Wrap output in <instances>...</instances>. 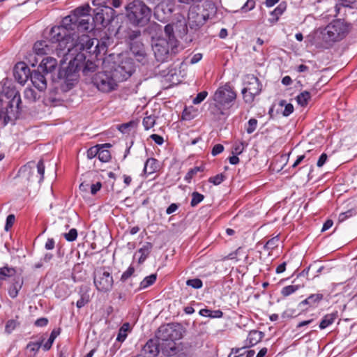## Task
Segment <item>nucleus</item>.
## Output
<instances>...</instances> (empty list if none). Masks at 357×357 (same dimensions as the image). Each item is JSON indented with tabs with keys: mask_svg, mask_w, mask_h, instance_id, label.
<instances>
[{
	"mask_svg": "<svg viewBox=\"0 0 357 357\" xmlns=\"http://www.w3.org/2000/svg\"><path fill=\"white\" fill-rule=\"evenodd\" d=\"M89 6L79 7L65 17L59 26H53L50 33V41L55 47L56 54L64 61L73 44L83 43L82 35L93 29L90 22Z\"/></svg>",
	"mask_w": 357,
	"mask_h": 357,
	"instance_id": "f257e3e1",
	"label": "nucleus"
},
{
	"mask_svg": "<svg viewBox=\"0 0 357 357\" xmlns=\"http://www.w3.org/2000/svg\"><path fill=\"white\" fill-rule=\"evenodd\" d=\"M82 40L84 42L73 44L66 59L64 61L61 60L62 65L68 61V65L66 68L61 67L59 69V78L64 79L67 82L75 80L77 78V73L80 70L84 76H90L96 70L98 66L89 59L86 61V55L83 51L86 50L96 56L101 52H106L107 45L104 41L91 38L87 34L82 35Z\"/></svg>",
	"mask_w": 357,
	"mask_h": 357,
	"instance_id": "f03ea898",
	"label": "nucleus"
},
{
	"mask_svg": "<svg viewBox=\"0 0 357 357\" xmlns=\"http://www.w3.org/2000/svg\"><path fill=\"white\" fill-rule=\"evenodd\" d=\"M20 92L11 81L6 80L1 90V118L5 125L17 119L22 111Z\"/></svg>",
	"mask_w": 357,
	"mask_h": 357,
	"instance_id": "7ed1b4c3",
	"label": "nucleus"
},
{
	"mask_svg": "<svg viewBox=\"0 0 357 357\" xmlns=\"http://www.w3.org/2000/svg\"><path fill=\"white\" fill-rule=\"evenodd\" d=\"M130 22L137 26L145 25L150 20L151 10L143 1L135 0L126 7Z\"/></svg>",
	"mask_w": 357,
	"mask_h": 357,
	"instance_id": "20e7f679",
	"label": "nucleus"
},
{
	"mask_svg": "<svg viewBox=\"0 0 357 357\" xmlns=\"http://www.w3.org/2000/svg\"><path fill=\"white\" fill-rule=\"evenodd\" d=\"M117 80L123 82L128 79L135 70V63L126 54H119L116 61L108 65Z\"/></svg>",
	"mask_w": 357,
	"mask_h": 357,
	"instance_id": "39448f33",
	"label": "nucleus"
},
{
	"mask_svg": "<svg viewBox=\"0 0 357 357\" xmlns=\"http://www.w3.org/2000/svg\"><path fill=\"white\" fill-rule=\"evenodd\" d=\"M119 81L109 69L107 65H105L104 70L98 72L92 77V83L97 89L103 93H109L115 90Z\"/></svg>",
	"mask_w": 357,
	"mask_h": 357,
	"instance_id": "423d86ee",
	"label": "nucleus"
},
{
	"mask_svg": "<svg viewBox=\"0 0 357 357\" xmlns=\"http://www.w3.org/2000/svg\"><path fill=\"white\" fill-rule=\"evenodd\" d=\"M348 31V25L341 20H336L326 26L323 37L327 42H335L342 39Z\"/></svg>",
	"mask_w": 357,
	"mask_h": 357,
	"instance_id": "0eeeda50",
	"label": "nucleus"
},
{
	"mask_svg": "<svg viewBox=\"0 0 357 357\" xmlns=\"http://www.w3.org/2000/svg\"><path fill=\"white\" fill-rule=\"evenodd\" d=\"M244 87L241 91L245 103L252 104L257 96L261 91V84L253 75H247L243 79Z\"/></svg>",
	"mask_w": 357,
	"mask_h": 357,
	"instance_id": "6e6552de",
	"label": "nucleus"
},
{
	"mask_svg": "<svg viewBox=\"0 0 357 357\" xmlns=\"http://www.w3.org/2000/svg\"><path fill=\"white\" fill-rule=\"evenodd\" d=\"M93 282L98 289L101 292L109 291L114 284L112 275L105 268H97L93 273Z\"/></svg>",
	"mask_w": 357,
	"mask_h": 357,
	"instance_id": "1a4fd4ad",
	"label": "nucleus"
},
{
	"mask_svg": "<svg viewBox=\"0 0 357 357\" xmlns=\"http://www.w3.org/2000/svg\"><path fill=\"white\" fill-rule=\"evenodd\" d=\"M93 18L96 26L100 25L103 27L110 24L115 17V10L111 6H95Z\"/></svg>",
	"mask_w": 357,
	"mask_h": 357,
	"instance_id": "9d476101",
	"label": "nucleus"
},
{
	"mask_svg": "<svg viewBox=\"0 0 357 357\" xmlns=\"http://www.w3.org/2000/svg\"><path fill=\"white\" fill-rule=\"evenodd\" d=\"M152 47L158 61L165 62L167 60L169 56V49L172 48V46L166 38H153Z\"/></svg>",
	"mask_w": 357,
	"mask_h": 357,
	"instance_id": "9b49d317",
	"label": "nucleus"
},
{
	"mask_svg": "<svg viewBox=\"0 0 357 357\" xmlns=\"http://www.w3.org/2000/svg\"><path fill=\"white\" fill-rule=\"evenodd\" d=\"M236 98V92L229 84L219 87L213 96V100H219L226 105L231 107V102Z\"/></svg>",
	"mask_w": 357,
	"mask_h": 357,
	"instance_id": "f8f14e48",
	"label": "nucleus"
},
{
	"mask_svg": "<svg viewBox=\"0 0 357 357\" xmlns=\"http://www.w3.org/2000/svg\"><path fill=\"white\" fill-rule=\"evenodd\" d=\"M175 332L172 326L169 325L161 326L155 334V340L167 342V344L169 347L170 349L174 351H175V343L174 342V335Z\"/></svg>",
	"mask_w": 357,
	"mask_h": 357,
	"instance_id": "ddd939ff",
	"label": "nucleus"
},
{
	"mask_svg": "<svg viewBox=\"0 0 357 357\" xmlns=\"http://www.w3.org/2000/svg\"><path fill=\"white\" fill-rule=\"evenodd\" d=\"M230 106L220 102L219 100H213L210 103L208 111L215 120H220L223 117L229 115V109Z\"/></svg>",
	"mask_w": 357,
	"mask_h": 357,
	"instance_id": "4468645a",
	"label": "nucleus"
},
{
	"mask_svg": "<svg viewBox=\"0 0 357 357\" xmlns=\"http://www.w3.org/2000/svg\"><path fill=\"white\" fill-rule=\"evenodd\" d=\"M31 73L29 68L24 62L17 63L13 69L15 79L22 84L30 78Z\"/></svg>",
	"mask_w": 357,
	"mask_h": 357,
	"instance_id": "2eb2a0df",
	"label": "nucleus"
},
{
	"mask_svg": "<svg viewBox=\"0 0 357 357\" xmlns=\"http://www.w3.org/2000/svg\"><path fill=\"white\" fill-rule=\"evenodd\" d=\"M130 48L136 59L144 64L146 59V52L144 44L141 41H133L130 43Z\"/></svg>",
	"mask_w": 357,
	"mask_h": 357,
	"instance_id": "dca6fc26",
	"label": "nucleus"
},
{
	"mask_svg": "<svg viewBox=\"0 0 357 357\" xmlns=\"http://www.w3.org/2000/svg\"><path fill=\"white\" fill-rule=\"evenodd\" d=\"M45 73H42L40 70H33L30 75L31 81L33 85L40 91H43L47 88V79Z\"/></svg>",
	"mask_w": 357,
	"mask_h": 357,
	"instance_id": "f3484780",
	"label": "nucleus"
},
{
	"mask_svg": "<svg viewBox=\"0 0 357 357\" xmlns=\"http://www.w3.org/2000/svg\"><path fill=\"white\" fill-rule=\"evenodd\" d=\"M175 10V3L173 1H167L166 2H160L157 4L155 8V15L159 20H162L165 19L163 17L162 19H160V13H162L165 15L170 16L171 14Z\"/></svg>",
	"mask_w": 357,
	"mask_h": 357,
	"instance_id": "a211bd4d",
	"label": "nucleus"
},
{
	"mask_svg": "<svg viewBox=\"0 0 357 357\" xmlns=\"http://www.w3.org/2000/svg\"><path fill=\"white\" fill-rule=\"evenodd\" d=\"M159 342L158 340L150 339L146 344L144 346L142 355L144 357H155L159 353L158 349Z\"/></svg>",
	"mask_w": 357,
	"mask_h": 357,
	"instance_id": "6ab92c4d",
	"label": "nucleus"
},
{
	"mask_svg": "<svg viewBox=\"0 0 357 357\" xmlns=\"http://www.w3.org/2000/svg\"><path fill=\"white\" fill-rule=\"evenodd\" d=\"M33 50L36 54L43 55L52 52L55 47L50 40H40L34 44Z\"/></svg>",
	"mask_w": 357,
	"mask_h": 357,
	"instance_id": "aec40b11",
	"label": "nucleus"
},
{
	"mask_svg": "<svg viewBox=\"0 0 357 357\" xmlns=\"http://www.w3.org/2000/svg\"><path fill=\"white\" fill-rule=\"evenodd\" d=\"M208 17L196 13H190L188 15V25L190 29L197 30L205 24Z\"/></svg>",
	"mask_w": 357,
	"mask_h": 357,
	"instance_id": "412c9836",
	"label": "nucleus"
},
{
	"mask_svg": "<svg viewBox=\"0 0 357 357\" xmlns=\"http://www.w3.org/2000/svg\"><path fill=\"white\" fill-rule=\"evenodd\" d=\"M57 64L56 59L50 56L46 57L43 59L38 68L43 73H45V75H47L48 73H52L56 70Z\"/></svg>",
	"mask_w": 357,
	"mask_h": 357,
	"instance_id": "4be33fe9",
	"label": "nucleus"
},
{
	"mask_svg": "<svg viewBox=\"0 0 357 357\" xmlns=\"http://www.w3.org/2000/svg\"><path fill=\"white\" fill-rule=\"evenodd\" d=\"M11 282L12 284L8 289V294L10 297L15 298L23 284L22 277L16 276L15 280H11Z\"/></svg>",
	"mask_w": 357,
	"mask_h": 357,
	"instance_id": "5701e85b",
	"label": "nucleus"
},
{
	"mask_svg": "<svg viewBox=\"0 0 357 357\" xmlns=\"http://www.w3.org/2000/svg\"><path fill=\"white\" fill-rule=\"evenodd\" d=\"M287 3L285 1H282L273 11L271 12V15H272L273 18L269 19L268 20L272 24L278 21L280 16H281L287 10Z\"/></svg>",
	"mask_w": 357,
	"mask_h": 357,
	"instance_id": "b1692460",
	"label": "nucleus"
},
{
	"mask_svg": "<svg viewBox=\"0 0 357 357\" xmlns=\"http://www.w3.org/2000/svg\"><path fill=\"white\" fill-rule=\"evenodd\" d=\"M264 334L262 332L258 331H252L249 333L246 344L247 347H252L259 342L263 338Z\"/></svg>",
	"mask_w": 357,
	"mask_h": 357,
	"instance_id": "393cba45",
	"label": "nucleus"
},
{
	"mask_svg": "<svg viewBox=\"0 0 357 357\" xmlns=\"http://www.w3.org/2000/svg\"><path fill=\"white\" fill-rule=\"evenodd\" d=\"M159 169V162L158 161L153 158H148L145 162L144 172L146 174H151L155 172H157Z\"/></svg>",
	"mask_w": 357,
	"mask_h": 357,
	"instance_id": "a878e982",
	"label": "nucleus"
},
{
	"mask_svg": "<svg viewBox=\"0 0 357 357\" xmlns=\"http://www.w3.org/2000/svg\"><path fill=\"white\" fill-rule=\"evenodd\" d=\"M110 146L111 145L109 144H100V148L98 154V158L100 162H107L111 159L110 152L107 149H105V147Z\"/></svg>",
	"mask_w": 357,
	"mask_h": 357,
	"instance_id": "bb28decb",
	"label": "nucleus"
},
{
	"mask_svg": "<svg viewBox=\"0 0 357 357\" xmlns=\"http://www.w3.org/2000/svg\"><path fill=\"white\" fill-rule=\"evenodd\" d=\"M322 299L323 294H311L306 299L301 302L300 305H309L311 307L315 306Z\"/></svg>",
	"mask_w": 357,
	"mask_h": 357,
	"instance_id": "cd10ccee",
	"label": "nucleus"
},
{
	"mask_svg": "<svg viewBox=\"0 0 357 357\" xmlns=\"http://www.w3.org/2000/svg\"><path fill=\"white\" fill-rule=\"evenodd\" d=\"M337 318V312L326 314L319 324L320 329L323 330L331 325Z\"/></svg>",
	"mask_w": 357,
	"mask_h": 357,
	"instance_id": "c85d7f7f",
	"label": "nucleus"
},
{
	"mask_svg": "<svg viewBox=\"0 0 357 357\" xmlns=\"http://www.w3.org/2000/svg\"><path fill=\"white\" fill-rule=\"evenodd\" d=\"M24 98L29 103H33L40 98V95L33 89L27 88L24 91Z\"/></svg>",
	"mask_w": 357,
	"mask_h": 357,
	"instance_id": "c756f323",
	"label": "nucleus"
},
{
	"mask_svg": "<svg viewBox=\"0 0 357 357\" xmlns=\"http://www.w3.org/2000/svg\"><path fill=\"white\" fill-rule=\"evenodd\" d=\"M165 33L167 37V40L168 42L171 43L172 50H173L174 47H176V40L174 36V29L173 26L171 24H167L165 26Z\"/></svg>",
	"mask_w": 357,
	"mask_h": 357,
	"instance_id": "7c9ffc66",
	"label": "nucleus"
},
{
	"mask_svg": "<svg viewBox=\"0 0 357 357\" xmlns=\"http://www.w3.org/2000/svg\"><path fill=\"white\" fill-rule=\"evenodd\" d=\"M16 276H21L20 274H17L16 270L14 268L3 266L1 268V280L8 277L11 280H15Z\"/></svg>",
	"mask_w": 357,
	"mask_h": 357,
	"instance_id": "2f4dec72",
	"label": "nucleus"
},
{
	"mask_svg": "<svg viewBox=\"0 0 357 357\" xmlns=\"http://www.w3.org/2000/svg\"><path fill=\"white\" fill-rule=\"evenodd\" d=\"M157 275L155 273L151 274L146 278L140 282L139 290H142L152 285L156 280Z\"/></svg>",
	"mask_w": 357,
	"mask_h": 357,
	"instance_id": "473e14b6",
	"label": "nucleus"
},
{
	"mask_svg": "<svg viewBox=\"0 0 357 357\" xmlns=\"http://www.w3.org/2000/svg\"><path fill=\"white\" fill-rule=\"evenodd\" d=\"M311 96L310 93L305 91L302 93H301L297 97V102L298 105H300L302 107L306 106L308 103L309 100L310 99Z\"/></svg>",
	"mask_w": 357,
	"mask_h": 357,
	"instance_id": "72a5a7b5",
	"label": "nucleus"
},
{
	"mask_svg": "<svg viewBox=\"0 0 357 357\" xmlns=\"http://www.w3.org/2000/svg\"><path fill=\"white\" fill-rule=\"evenodd\" d=\"M59 331H57V330H55L54 329L51 334H50V336L49 337V339L47 340V341L43 344V349L45 351H48L51 347H52V345L54 341V340L56 339V337L59 335Z\"/></svg>",
	"mask_w": 357,
	"mask_h": 357,
	"instance_id": "f704fd0d",
	"label": "nucleus"
},
{
	"mask_svg": "<svg viewBox=\"0 0 357 357\" xmlns=\"http://www.w3.org/2000/svg\"><path fill=\"white\" fill-rule=\"evenodd\" d=\"M247 145V143L243 142H235L232 146V154L236 155L241 154Z\"/></svg>",
	"mask_w": 357,
	"mask_h": 357,
	"instance_id": "c9c22d12",
	"label": "nucleus"
},
{
	"mask_svg": "<svg viewBox=\"0 0 357 357\" xmlns=\"http://www.w3.org/2000/svg\"><path fill=\"white\" fill-rule=\"evenodd\" d=\"M279 105L284 107V110L282 112V115L284 116H289L294 112V106L291 103H286L285 100L280 101Z\"/></svg>",
	"mask_w": 357,
	"mask_h": 357,
	"instance_id": "e433bc0d",
	"label": "nucleus"
},
{
	"mask_svg": "<svg viewBox=\"0 0 357 357\" xmlns=\"http://www.w3.org/2000/svg\"><path fill=\"white\" fill-rule=\"evenodd\" d=\"M299 288V285H288L282 288L281 294L284 296H288L296 292Z\"/></svg>",
	"mask_w": 357,
	"mask_h": 357,
	"instance_id": "4c0bfd02",
	"label": "nucleus"
},
{
	"mask_svg": "<svg viewBox=\"0 0 357 357\" xmlns=\"http://www.w3.org/2000/svg\"><path fill=\"white\" fill-rule=\"evenodd\" d=\"M142 123L145 130H149L155 125V118L151 115L146 116L144 118Z\"/></svg>",
	"mask_w": 357,
	"mask_h": 357,
	"instance_id": "58836bf2",
	"label": "nucleus"
},
{
	"mask_svg": "<svg viewBox=\"0 0 357 357\" xmlns=\"http://www.w3.org/2000/svg\"><path fill=\"white\" fill-rule=\"evenodd\" d=\"M37 174L38 177V182L40 183L43 181L45 173V165L43 160H40L37 164Z\"/></svg>",
	"mask_w": 357,
	"mask_h": 357,
	"instance_id": "ea45409f",
	"label": "nucleus"
},
{
	"mask_svg": "<svg viewBox=\"0 0 357 357\" xmlns=\"http://www.w3.org/2000/svg\"><path fill=\"white\" fill-rule=\"evenodd\" d=\"M356 214V211L354 208H351L345 212L340 213L338 217L339 222H343L347 218L352 217Z\"/></svg>",
	"mask_w": 357,
	"mask_h": 357,
	"instance_id": "a19ab883",
	"label": "nucleus"
},
{
	"mask_svg": "<svg viewBox=\"0 0 357 357\" xmlns=\"http://www.w3.org/2000/svg\"><path fill=\"white\" fill-rule=\"evenodd\" d=\"M34 165V162H30L27 165L23 166L20 169V173L23 176H28L27 179L30 180L29 174L31 172L32 166Z\"/></svg>",
	"mask_w": 357,
	"mask_h": 357,
	"instance_id": "79ce46f5",
	"label": "nucleus"
},
{
	"mask_svg": "<svg viewBox=\"0 0 357 357\" xmlns=\"http://www.w3.org/2000/svg\"><path fill=\"white\" fill-rule=\"evenodd\" d=\"M204 197L203 195L197 192H194L192 194V199L190 202L191 206L194 207L196 206L197 204H199L202 200L204 199Z\"/></svg>",
	"mask_w": 357,
	"mask_h": 357,
	"instance_id": "37998d69",
	"label": "nucleus"
},
{
	"mask_svg": "<svg viewBox=\"0 0 357 357\" xmlns=\"http://www.w3.org/2000/svg\"><path fill=\"white\" fill-rule=\"evenodd\" d=\"M278 242H279V237L275 236V237L269 239L266 242V243L264 245V248L265 250H273L278 246Z\"/></svg>",
	"mask_w": 357,
	"mask_h": 357,
	"instance_id": "c03bdc74",
	"label": "nucleus"
},
{
	"mask_svg": "<svg viewBox=\"0 0 357 357\" xmlns=\"http://www.w3.org/2000/svg\"><path fill=\"white\" fill-rule=\"evenodd\" d=\"M43 342V340L38 342H29L26 346V349L31 352H33V355L35 356L42 346Z\"/></svg>",
	"mask_w": 357,
	"mask_h": 357,
	"instance_id": "a18cd8bd",
	"label": "nucleus"
},
{
	"mask_svg": "<svg viewBox=\"0 0 357 357\" xmlns=\"http://www.w3.org/2000/svg\"><path fill=\"white\" fill-rule=\"evenodd\" d=\"M100 148V144L92 146L89 149L86 151V155L89 159H92L95 157H98V151Z\"/></svg>",
	"mask_w": 357,
	"mask_h": 357,
	"instance_id": "49530a36",
	"label": "nucleus"
},
{
	"mask_svg": "<svg viewBox=\"0 0 357 357\" xmlns=\"http://www.w3.org/2000/svg\"><path fill=\"white\" fill-rule=\"evenodd\" d=\"M188 286L192 287L194 289H200L202 287V281L199 278L190 279L186 281Z\"/></svg>",
	"mask_w": 357,
	"mask_h": 357,
	"instance_id": "de8ad7c7",
	"label": "nucleus"
},
{
	"mask_svg": "<svg viewBox=\"0 0 357 357\" xmlns=\"http://www.w3.org/2000/svg\"><path fill=\"white\" fill-rule=\"evenodd\" d=\"M17 325V321L14 319H10L8 321L5 326V332L7 333L8 334L11 333L15 329Z\"/></svg>",
	"mask_w": 357,
	"mask_h": 357,
	"instance_id": "09e8293b",
	"label": "nucleus"
},
{
	"mask_svg": "<svg viewBox=\"0 0 357 357\" xmlns=\"http://www.w3.org/2000/svg\"><path fill=\"white\" fill-rule=\"evenodd\" d=\"M257 120L255 119H250L248 122V126L246 127V132L248 134L252 133L257 128Z\"/></svg>",
	"mask_w": 357,
	"mask_h": 357,
	"instance_id": "8fccbe9b",
	"label": "nucleus"
},
{
	"mask_svg": "<svg viewBox=\"0 0 357 357\" xmlns=\"http://www.w3.org/2000/svg\"><path fill=\"white\" fill-rule=\"evenodd\" d=\"M225 178V176L223 174H219L214 176L210 177L208 179V181L210 183H212L214 185H217L220 184L222 182H223Z\"/></svg>",
	"mask_w": 357,
	"mask_h": 357,
	"instance_id": "3c124183",
	"label": "nucleus"
},
{
	"mask_svg": "<svg viewBox=\"0 0 357 357\" xmlns=\"http://www.w3.org/2000/svg\"><path fill=\"white\" fill-rule=\"evenodd\" d=\"M15 222V216L13 214H10L8 215L6 221V224L4 226V229L6 231H8L11 227L13 226L14 223Z\"/></svg>",
	"mask_w": 357,
	"mask_h": 357,
	"instance_id": "603ef678",
	"label": "nucleus"
},
{
	"mask_svg": "<svg viewBox=\"0 0 357 357\" xmlns=\"http://www.w3.org/2000/svg\"><path fill=\"white\" fill-rule=\"evenodd\" d=\"M202 171L199 167H195L192 169H190L185 176V180L190 183L193 176L198 172Z\"/></svg>",
	"mask_w": 357,
	"mask_h": 357,
	"instance_id": "864d4df0",
	"label": "nucleus"
},
{
	"mask_svg": "<svg viewBox=\"0 0 357 357\" xmlns=\"http://www.w3.org/2000/svg\"><path fill=\"white\" fill-rule=\"evenodd\" d=\"M124 327H129V324H124L119 330L118 336L116 337V340L119 342H123L127 337V333H126V330H124Z\"/></svg>",
	"mask_w": 357,
	"mask_h": 357,
	"instance_id": "5fc2aeb1",
	"label": "nucleus"
},
{
	"mask_svg": "<svg viewBox=\"0 0 357 357\" xmlns=\"http://www.w3.org/2000/svg\"><path fill=\"white\" fill-rule=\"evenodd\" d=\"M208 96V92L206 91H203L199 93L197 96L193 99L192 102L195 105H198L201 103Z\"/></svg>",
	"mask_w": 357,
	"mask_h": 357,
	"instance_id": "6e6d98bb",
	"label": "nucleus"
},
{
	"mask_svg": "<svg viewBox=\"0 0 357 357\" xmlns=\"http://www.w3.org/2000/svg\"><path fill=\"white\" fill-rule=\"evenodd\" d=\"M64 236L68 241H73L77 237V231L76 229H71L68 233L64 234Z\"/></svg>",
	"mask_w": 357,
	"mask_h": 357,
	"instance_id": "4d7b16f0",
	"label": "nucleus"
},
{
	"mask_svg": "<svg viewBox=\"0 0 357 357\" xmlns=\"http://www.w3.org/2000/svg\"><path fill=\"white\" fill-rule=\"evenodd\" d=\"M343 7L357 8V0H339Z\"/></svg>",
	"mask_w": 357,
	"mask_h": 357,
	"instance_id": "13d9d810",
	"label": "nucleus"
},
{
	"mask_svg": "<svg viewBox=\"0 0 357 357\" xmlns=\"http://www.w3.org/2000/svg\"><path fill=\"white\" fill-rule=\"evenodd\" d=\"M135 272V268L132 266H130L121 277V281H126Z\"/></svg>",
	"mask_w": 357,
	"mask_h": 357,
	"instance_id": "bf43d9fd",
	"label": "nucleus"
},
{
	"mask_svg": "<svg viewBox=\"0 0 357 357\" xmlns=\"http://www.w3.org/2000/svg\"><path fill=\"white\" fill-rule=\"evenodd\" d=\"M255 6V1L254 0H248L246 3L242 6L241 10L244 12L252 10Z\"/></svg>",
	"mask_w": 357,
	"mask_h": 357,
	"instance_id": "052dcab7",
	"label": "nucleus"
},
{
	"mask_svg": "<svg viewBox=\"0 0 357 357\" xmlns=\"http://www.w3.org/2000/svg\"><path fill=\"white\" fill-rule=\"evenodd\" d=\"M136 126H137V123L136 122H135V121H130L128 123L122 124L120 126L119 130L122 132H126L129 128H135Z\"/></svg>",
	"mask_w": 357,
	"mask_h": 357,
	"instance_id": "680f3d73",
	"label": "nucleus"
},
{
	"mask_svg": "<svg viewBox=\"0 0 357 357\" xmlns=\"http://www.w3.org/2000/svg\"><path fill=\"white\" fill-rule=\"evenodd\" d=\"M89 301V296L82 295L77 301L76 305L78 308L84 307Z\"/></svg>",
	"mask_w": 357,
	"mask_h": 357,
	"instance_id": "e2e57ef3",
	"label": "nucleus"
},
{
	"mask_svg": "<svg viewBox=\"0 0 357 357\" xmlns=\"http://www.w3.org/2000/svg\"><path fill=\"white\" fill-rule=\"evenodd\" d=\"M223 151H224V146L220 144H218L213 146L211 153L213 155H216L222 153Z\"/></svg>",
	"mask_w": 357,
	"mask_h": 357,
	"instance_id": "0e129e2a",
	"label": "nucleus"
},
{
	"mask_svg": "<svg viewBox=\"0 0 357 357\" xmlns=\"http://www.w3.org/2000/svg\"><path fill=\"white\" fill-rule=\"evenodd\" d=\"M243 349V348L242 349H236L235 350V354H238V356L245 354V355H246L245 357H253L255 354L254 350H248V351H245L243 354L240 353Z\"/></svg>",
	"mask_w": 357,
	"mask_h": 357,
	"instance_id": "69168bd1",
	"label": "nucleus"
},
{
	"mask_svg": "<svg viewBox=\"0 0 357 357\" xmlns=\"http://www.w3.org/2000/svg\"><path fill=\"white\" fill-rule=\"evenodd\" d=\"M101 187H102V183L100 182H97L96 183L92 184L90 186L91 193L92 195L96 194V192L100 190Z\"/></svg>",
	"mask_w": 357,
	"mask_h": 357,
	"instance_id": "338daca9",
	"label": "nucleus"
},
{
	"mask_svg": "<svg viewBox=\"0 0 357 357\" xmlns=\"http://www.w3.org/2000/svg\"><path fill=\"white\" fill-rule=\"evenodd\" d=\"M47 324L48 319L45 317L39 318L35 322V325L39 327L45 326Z\"/></svg>",
	"mask_w": 357,
	"mask_h": 357,
	"instance_id": "774afa93",
	"label": "nucleus"
}]
</instances>
